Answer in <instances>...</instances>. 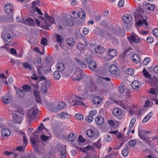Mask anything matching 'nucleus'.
Instances as JSON below:
<instances>
[{"mask_svg": "<svg viewBox=\"0 0 158 158\" xmlns=\"http://www.w3.org/2000/svg\"><path fill=\"white\" fill-rule=\"evenodd\" d=\"M131 59L134 62L138 63L140 60L139 56L138 54H135L131 57Z\"/></svg>", "mask_w": 158, "mask_h": 158, "instance_id": "17", "label": "nucleus"}, {"mask_svg": "<svg viewBox=\"0 0 158 158\" xmlns=\"http://www.w3.org/2000/svg\"><path fill=\"white\" fill-rule=\"evenodd\" d=\"M143 73L144 74V75L147 78H151V76L149 75V73L147 71V70L144 69L143 71Z\"/></svg>", "mask_w": 158, "mask_h": 158, "instance_id": "46", "label": "nucleus"}, {"mask_svg": "<svg viewBox=\"0 0 158 158\" xmlns=\"http://www.w3.org/2000/svg\"><path fill=\"white\" fill-rule=\"evenodd\" d=\"M23 144L26 146L28 143V141L27 139V137L26 136H23Z\"/></svg>", "mask_w": 158, "mask_h": 158, "instance_id": "59", "label": "nucleus"}, {"mask_svg": "<svg viewBox=\"0 0 158 158\" xmlns=\"http://www.w3.org/2000/svg\"><path fill=\"white\" fill-rule=\"evenodd\" d=\"M65 23L67 25L71 26L74 24V23L72 19H70L69 20H67L66 21Z\"/></svg>", "mask_w": 158, "mask_h": 158, "instance_id": "45", "label": "nucleus"}, {"mask_svg": "<svg viewBox=\"0 0 158 158\" xmlns=\"http://www.w3.org/2000/svg\"><path fill=\"white\" fill-rule=\"evenodd\" d=\"M77 137L76 135L73 133H70L68 135L67 137L68 139L71 141H73Z\"/></svg>", "mask_w": 158, "mask_h": 158, "instance_id": "30", "label": "nucleus"}, {"mask_svg": "<svg viewBox=\"0 0 158 158\" xmlns=\"http://www.w3.org/2000/svg\"><path fill=\"white\" fill-rule=\"evenodd\" d=\"M88 64L90 69L91 70H93L97 67V65L96 63L93 60L89 62Z\"/></svg>", "mask_w": 158, "mask_h": 158, "instance_id": "23", "label": "nucleus"}, {"mask_svg": "<svg viewBox=\"0 0 158 158\" xmlns=\"http://www.w3.org/2000/svg\"><path fill=\"white\" fill-rule=\"evenodd\" d=\"M84 74L80 67L76 68L73 75V79L78 81H80L82 79L81 77H83Z\"/></svg>", "mask_w": 158, "mask_h": 158, "instance_id": "1", "label": "nucleus"}, {"mask_svg": "<svg viewBox=\"0 0 158 158\" xmlns=\"http://www.w3.org/2000/svg\"><path fill=\"white\" fill-rule=\"evenodd\" d=\"M57 68L60 72H62L64 69V66L62 63H58L56 64Z\"/></svg>", "mask_w": 158, "mask_h": 158, "instance_id": "31", "label": "nucleus"}, {"mask_svg": "<svg viewBox=\"0 0 158 158\" xmlns=\"http://www.w3.org/2000/svg\"><path fill=\"white\" fill-rule=\"evenodd\" d=\"M95 121L97 124L101 125L104 123V119L102 117L98 116L95 118Z\"/></svg>", "mask_w": 158, "mask_h": 158, "instance_id": "20", "label": "nucleus"}, {"mask_svg": "<svg viewBox=\"0 0 158 158\" xmlns=\"http://www.w3.org/2000/svg\"><path fill=\"white\" fill-rule=\"evenodd\" d=\"M84 43H79L77 44V48L81 51H83L88 45L87 42L85 40H83Z\"/></svg>", "mask_w": 158, "mask_h": 158, "instance_id": "10", "label": "nucleus"}, {"mask_svg": "<svg viewBox=\"0 0 158 158\" xmlns=\"http://www.w3.org/2000/svg\"><path fill=\"white\" fill-rule=\"evenodd\" d=\"M153 104L152 101H150L149 100H147L145 102L144 106L145 107H151Z\"/></svg>", "mask_w": 158, "mask_h": 158, "instance_id": "37", "label": "nucleus"}, {"mask_svg": "<svg viewBox=\"0 0 158 158\" xmlns=\"http://www.w3.org/2000/svg\"><path fill=\"white\" fill-rule=\"evenodd\" d=\"M121 113V110L119 108H116L114 109L113 111V114L116 116H119Z\"/></svg>", "mask_w": 158, "mask_h": 158, "instance_id": "24", "label": "nucleus"}, {"mask_svg": "<svg viewBox=\"0 0 158 158\" xmlns=\"http://www.w3.org/2000/svg\"><path fill=\"white\" fill-rule=\"evenodd\" d=\"M40 138L43 140V141H46L49 138V137L43 135L40 136Z\"/></svg>", "mask_w": 158, "mask_h": 158, "instance_id": "57", "label": "nucleus"}, {"mask_svg": "<svg viewBox=\"0 0 158 158\" xmlns=\"http://www.w3.org/2000/svg\"><path fill=\"white\" fill-rule=\"evenodd\" d=\"M126 74L128 75H132L134 73V71L132 69L128 68L125 70Z\"/></svg>", "mask_w": 158, "mask_h": 158, "instance_id": "36", "label": "nucleus"}, {"mask_svg": "<svg viewBox=\"0 0 158 158\" xmlns=\"http://www.w3.org/2000/svg\"><path fill=\"white\" fill-rule=\"evenodd\" d=\"M150 59L148 57L145 58L143 61V64L145 65L148 64L150 62Z\"/></svg>", "mask_w": 158, "mask_h": 158, "instance_id": "44", "label": "nucleus"}, {"mask_svg": "<svg viewBox=\"0 0 158 158\" xmlns=\"http://www.w3.org/2000/svg\"><path fill=\"white\" fill-rule=\"evenodd\" d=\"M136 23L138 24V25L139 26H140L143 24L147 27L148 26L147 22L145 20H143L142 21L141 20L139 19L137 23V22Z\"/></svg>", "mask_w": 158, "mask_h": 158, "instance_id": "34", "label": "nucleus"}, {"mask_svg": "<svg viewBox=\"0 0 158 158\" xmlns=\"http://www.w3.org/2000/svg\"><path fill=\"white\" fill-rule=\"evenodd\" d=\"M132 88L134 89H138L141 86L140 82L137 80H134L131 84Z\"/></svg>", "mask_w": 158, "mask_h": 158, "instance_id": "14", "label": "nucleus"}, {"mask_svg": "<svg viewBox=\"0 0 158 158\" xmlns=\"http://www.w3.org/2000/svg\"><path fill=\"white\" fill-rule=\"evenodd\" d=\"M101 142V139H99L98 140L97 142L94 143V145L98 148H100L101 146V144L100 143Z\"/></svg>", "mask_w": 158, "mask_h": 158, "instance_id": "51", "label": "nucleus"}, {"mask_svg": "<svg viewBox=\"0 0 158 158\" xmlns=\"http://www.w3.org/2000/svg\"><path fill=\"white\" fill-rule=\"evenodd\" d=\"M86 134L88 136L90 137H93L95 135L94 132L91 129L87 130Z\"/></svg>", "mask_w": 158, "mask_h": 158, "instance_id": "29", "label": "nucleus"}, {"mask_svg": "<svg viewBox=\"0 0 158 158\" xmlns=\"http://www.w3.org/2000/svg\"><path fill=\"white\" fill-rule=\"evenodd\" d=\"M77 15V18L78 17L80 18L81 19H84L85 16L86 15L84 11L81 10V12L77 13L76 14Z\"/></svg>", "mask_w": 158, "mask_h": 158, "instance_id": "27", "label": "nucleus"}, {"mask_svg": "<svg viewBox=\"0 0 158 158\" xmlns=\"http://www.w3.org/2000/svg\"><path fill=\"white\" fill-rule=\"evenodd\" d=\"M16 110L17 112L20 113L22 114L23 115L24 114V112L23 111V109L20 107H19Z\"/></svg>", "mask_w": 158, "mask_h": 158, "instance_id": "55", "label": "nucleus"}, {"mask_svg": "<svg viewBox=\"0 0 158 158\" xmlns=\"http://www.w3.org/2000/svg\"><path fill=\"white\" fill-rule=\"evenodd\" d=\"M75 60L77 63L79 64L82 68L84 69L86 68V66L84 63L81 61L77 58H75Z\"/></svg>", "mask_w": 158, "mask_h": 158, "instance_id": "26", "label": "nucleus"}, {"mask_svg": "<svg viewBox=\"0 0 158 158\" xmlns=\"http://www.w3.org/2000/svg\"><path fill=\"white\" fill-rule=\"evenodd\" d=\"M109 70L110 73L114 74L117 71L118 69L116 65L112 64L109 67Z\"/></svg>", "mask_w": 158, "mask_h": 158, "instance_id": "21", "label": "nucleus"}, {"mask_svg": "<svg viewBox=\"0 0 158 158\" xmlns=\"http://www.w3.org/2000/svg\"><path fill=\"white\" fill-rule=\"evenodd\" d=\"M97 114V111L95 110L90 111L88 116H86L85 118V121L89 123H90L94 119L93 116H95Z\"/></svg>", "mask_w": 158, "mask_h": 158, "instance_id": "5", "label": "nucleus"}, {"mask_svg": "<svg viewBox=\"0 0 158 158\" xmlns=\"http://www.w3.org/2000/svg\"><path fill=\"white\" fill-rule=\"evenodd\" d=\"M23 23L30 26H33L34 24V22L33 19L29 17H26L24 18L22 21Z\"/></svg>", "mask_w": 158, "mask_h": 158, "instance_id": "9", "label": "nucleus"}, {"mask_svg": "<svg viewBox=\"0 0 158 158\" xmlns=\"http://www.w3.org/2000/svg\"><path fill=\"white\" fill-rule=\"evenodd\" d=\"M2 135L5 137H8L11 134L10 130L6 128L3 129L1 131Z\"/></svg>", "mask_w": 158, "mask_h": 158, "instance_id": "12", "label": "nucleus"}, {"mask_svg": "<svg viewBox=\"0 0 158 158\" xmlns=\"http://www.w3.org/2000/svg\"><path fill=\"white\" fill-rule=\"evenodd\" d=\"M13 122L14 123L18 124L21 123L22 119V117L20 114L13 113Z\"/></svg>", "mask_w": 158, "mask_h": 158, "instance_id": "6", "label": "nucleus"}, {"mask_svg": "<svg viewBox=\"0 0 158 158\" xmlns=\"http://www.w3.org/2000/svg\"><path fill=\"white\" fill-rule=\"evenodd\" d=\"M152 33L153 34L156 36H158V29L156 28L154 29L152 31Z\"/></svg>", "mask_w": 158, "mask_h": 158, "instance_id": "62", "label": "nucleus"}, {"mask_svg": "<svg viewBox=\"0 0 158 158\" xmlns=\"http://www.w3.org/2000/svg\"><path fill=\"white\" fill-rule=\"evenodd\" d=\"M146 8L148 10L152 11L154 10L155 6L152 4L148 3L146 5Z\"/></svg>", "mask_w": 158, "mask_h": 158, "instance_id": "33", "label": "nucleus"}, {"mask_svg": "<svg viewBox=\"0 0 158 158\" xmlns=\"http://www.w3.org/2000/svg\"><path fill=\"white\" fill-rule=\"evenodd\" d=\"M56 38L58 43H60V45L61 46V43H62L64 40L63 37L60 35L58 34H56Z\"/></svg>", "mask_w": 158, "mask_h": 158, "instance_id": "28", "label": "nucleus"}, {"mask_svg": "<svg viewBox=\"0 0 158 158\" xmlns=\"http://www.w3.org/2000/svg\"><path fill=\"white\" fill-rule=\"evenodd\" d=\"M158 90V88H152L150 90V93L153 94H156V92Z\"/></svg>", "mask_w": 158, "mask_h": 158, "instance_id": "53", "label": "nucleus"}, {"mask_svg": "<svg viewBox=\"0 0 158 158\" xmlns=\"http://www.w3.org/2000/svg\"><path fill=\"white\" fill-rule=\"evenodd\" d=\"M66 106L65 103L63 102H60L59 103L58 107L60 110H62L66 107Z\"/></svg>", "mask_w": 158, "mask_h": 158, "instance_id": "41", "label": "nucleus"}, {"mask_svg": "<svg viewBox=\"0 0 158 158\" xmlns=\"http://www.w3.org/2000/svg\"><path fill=\"white\" fill-rule=\"evenodd\" d=\"M16 93L18 97L22 98L24 96L25 93L22 89H19L17 90Z\"/></svg>", "mask_w": 158, "mask_h": 158, "instance_id": "32", "label": "nucleus"}, {"mask_svg": "<svg viewBox=\"0 0 158 158\" xmlns=\"http://www.w3.org/2000/svg\"><path fill=\"white\" fill-rule=\"evenodd\" d=\"M53 77L56 80H58L60 78V76L58 71H55L53 74Z\"/></svg>", "mask_w": 158, "mask_h": 158, "instance_id": "35", "label": "nucleus"}, {"mask_svg": "<svg viewBox=\"0 0 158 158\" xmlns=\"http://www.w3.org/2000/svg\"><path fill=\"white\" fill-rule=\"evenodd\" d=\"M129 153V151L127 148L124 149L122 151V154L124 157L127 156Z\"/></svg>", "mask_w": 158, "mask_h": 158, "instance_id": "42", "label": "nucleus"}, {"mask_svg": "<svg viewBox=\"0 0 158 158\" xmlns=\"http://www.w3.org/2000/svg\"><path fill=\"white\" fill-rule=\"evenodd\" d=\"M37 112V111L34 109H31L29 110V113L27 115V117L29 122H31L32 119L34 118Z\"/></svg>", "mask_w": 158, "mask_h": 158, "instance_id": "7", "label": "nucleus"}, {"mask_svg": "<svg viewBox=\"0 0 158 158\" xmlns=\"http://www.w3.org/2000/svg\"><path fill=\"white\" fill-rule=\"evenodd\" d=\"M68 114L65 112H62L59 115H60V118H64L67 117Z\"/></svg>", "mask_w": 158, "mask_h": 158, "instance_id": "50", "label": "nucleus"}, {"mask_svg": "<svg viewBox=\"0 0 158 158\" xmlns=\"http://www.w3.org/2000/svg\"><path fill=\"white\" fill-rule=\"evenodd\" d=\"M26 146V145L23 144L22 146L18 147L16 149L17 150L21 152L24 151Z\"/></svg>", "mask_w": 158, "mask_h": 158, "instance_id": "49", "label": "nucleus"}, {"mask_svg": "<svg viewBox=\"0 0 158 158\" xmlns=\"http://www.w3.org/2000/svg\"><path fill=\"white\" fill-rule=\"evenodd\" d=\"M47 40L46 38H43L41 41V44L44 45H46L47 43Z\"/></svg>", "mask_w": 158, "mask_h": 158, "instance_id": "56", "label": "nucleus"}, {"mask_svg": "<svg viewBox=\"0 0 158 158\" xmlns=\"http://www.w3.org/2000/svg\"><path fill=\"white\" fill-rule=\"evenodd\" d=\"M75 116L76 118L80 120H82L83 118V116L79 113L76 114Z\"/></svg>", "mask_w": 158, "mask_h": 158, "instance_id": "43", "label": "nucleus"}, {"mask_svg": "<svg viewBox=\"0 0 158 158\" xmlns=\"http://www.w3.org/2000/svg\"><path fill=\"white\" fill-rule=\"evenodd\" d=\"M73 102H75L73 106H74L75 105H81L83 104L81 102L77 100L73 101Z\"/></svg>", "mask_w": 158, "mask_h": 158, "instance_id": "60", "label": "nucleus"}, {"mask_svg": "<svg viewBox=\"0 0 158 158\" xmlns=\"http://www.w3.org/2000/svg\"><path fill=\"white\" fill-rule=\"evenodd\" d=\"M1 37L5 42L8 43H10L13 40V38L11 35L8 33H2L1 34Z\"/></svg>", "mask_w": 158, "mask_h": 158, "instance_id": "4", "label": "nucleus"}, {"mask_svg": "<svg viewBox=\"0 0 158 158\" xmlns=\"http://www.w3.org/2000/svg\"><path fill=\"white\" fill-rule=\"evenodd\" d=\"M59 154V155L61 158H65L66 154L65 152V150L64 151H60Z\"/></svg>", "mask_w": 158, "mask_h": 158, "instance_id": "54", "label": "nucleus"}, {"mask_svg": "<svg viewBox=\"0 0 158 158\" xmlns=\"http://www.w3.org/2000/svg\"><path fill=\"white\" fill-rule=\"evenodd\" d=\"M146 40L148 43H151L153 41L154 39L151 36H148Z\"/></svg>", "mask_w": 158, "mask_h": 158, "instance_id": "52", "label": "nucleus"}, {"mask_svg": "<svg viewBox=\"0 0 158 158\" xmlns=\"http://www.w3.org/2000/svg\"><path fill=\"white\" fill-rule=\"evenodd\" d=\"M43 127L45 128V127L44 125L43 124V123H41L40 126H39L38 127L37 130L38 131H40L43 129Z\"/></svg>", "mask_w": 158, "mask_h": 158, "instance_id": "58", "label": "nucleus"}, {"mask_svg": "<svg viewBox=\"0 0 158 158\" xmlns=\"http://www.w3.org/2000/svg\"><path fill=\"white\" fill-rule=\"evenodd\" d=\"M92 57L91 56H87L86 58V61L88 63L89 62H90L91 61H93L92 59Z\"/></svg>", "mask_w": 158, "mask_h": 158, "instance_id": "61", "label": "nucleus"}, {"mask_svg": "<svg viewBox=\"0 0 158 158\" xmlns=\"http://www.w3.org/2000/svg\"><path fill=\"white\" fill-rule=\"evenodd\" d=\"M149 138H147L146 137L145 139L143 140L148 145H150L151 143V141L149 140Z\"/></svg>", "mask_w": 158, "mask_h": 158, "instance_id": "63", "label": "nucleus"}, {"mask_svg": "<svg viewBox=\"0 0 158 158\" xmlns=\"http://www.w3.org/2000/svg\"><path fill=\"white\" fill-rule=\"evenodd\" d=\"M127 38L131 45H133L134 43L138 44L140 42V38L135 34H131Z\"/></svg>", "mask_w": 158, "mask_h": 158, "instance_id": "2", "label": "nucleus"}, {"mask_svg": "<svg viewBox=\"0 0 158 158\" xmlns=\"http://www.w3.org/2000/svg\"><path fill=\"white\" fill-rule=\"evenodd\" d=\"M150 79L151 84L156 88H158V79L155 76H152Z\"/></svg>", "mask_w": 158, "mask_h": 158, "instance_id": "11", "label": "nucleus"}, {"mask_svg": "<svg viewBox=\"0 0 158 158\" xmlns=\"http://www.w3.org/2000/svg\"><path fill=\"white\" fill-rule=\"evenodd\" d=\"M94 51L98 53L101 54L105 51V49L102 46H98L95 48Z\"/></svg>", "mask_w": 158, "mask_h": 158, "instance_id": "19", "label": "nucleus"}, {"mask_svg": "<svg viewBox=\"0 0 158 158\" xmlns=\"http://www.w3.org/2000/svg\"><path fill=\"white\" fill-rule=\"evenodd\" d=\"M11 97L10 94L5 95L3 98V101L5 104H7L11 101Z\"/></svg>", "mask_w": 158, "mask_h": 158, "instance_id": "16", "label": "nucleus"}, {"mask_svg": "<svg viewBox=\"0 0 158 158\" xmlns=\"http://www.w3.org/2000/svg\"><path fill=\"white\" fill-rule=\"evenodd\" d=\"M122 19L124 23H127L132 20V18L130 15H127L123 17Z\"/></svg>", "mask_w": 158, "mask_h": 158, "instance_id": "15", "label": "nucleus"}, {"mask_svg": "<svg viewBox=\"0 0 158 158\" xmlns=\"http://www.w3.org/2000/svg\"><path fill=\"white\" fill-rule=\"evenodd\" d=\"M66 43L68 45L70 46H72L75 44V40L72 37L68 38L66 39Z\"/></svg>", "mask_w": 158, "mask_h": 158, "instance_id": "18", "label": "nucleus"}, {"mask_svg": "<svg viewBox=\"0 0 158 158\" xmlns=\"http://www.w3.org/2000/svg\"><path fill=\"white\" fill-rule=\"evenodd\" d=\"M138 135L139 137L143 140L146 137V135H144L141 131H139Z\"/></svg>", "mask_w": 158, "mask_h": 158, "instance_id": "47", "label": "nucleus"}, {"mask_svg": "<svg viewBox=\"0 0 158 158\" xmlns=\"http://www.w3.org/2000/svg\"><path fill=\"white\" fill-rule=\"evenodd\" d=\"M119 92L121 94L123 93L125 89V87L123 84H121L118 87Z\"/></svg>", "mask_w": 158, "mask_h": 158, "instance_id": "39", "label": "nucleus"}, {"mask_svg": "<svg viewBox=\"0 0 158 158\" xmlns=\"http://www.w3.org/2000/svg\"><path fill=\"white\" fill-rule=\"evenodd\" d=\"M124 0H120L118 4V6L119 7L122 6L124 5Z\"/></svg>", "mask_w": 158, "mask_h": 158, "instance_id": "64", "label": "nucleus"}, {"mask_svg": "<svg viewBox=\"0 0 158 158\" xmlns=\"http://www.w3.org/2000/svg\"><path fill=\"white\" fill-rule=\"evenodd\" d=\"M4 9L6 12L10 13L13 11L14 7L10 4H7L4 6Z\"/></svg>", "mask_w": 158, "mask_h": 158, "instance_id": "13", "label": "nucleus"}, {"mask_svg": "<svg viewBox=\"0 0 158 158\" xmlns=\"http://www.w3.org/2000/svg\"><path fill=\"white\" fill-rule=\"evenodd\" d=\"M51 86L50 82L47 81H45L42 84L41 90L42 93H44L46 92L47 89L49 88Z\"/></svg>", "mask_w": 158, "mask_h": 158, "instance_id": "8", "label": "nucleus"}, {"mask_svg": "<svg viewBox=\"0 0 158 158\" xmlns=\"http://www.w3.org/2000/svg\"><path fill=\"white\" fill-rule=\"evenodd\" d=\"M30 86L27 85H25L23 86V89H22L25 93L29 91L30 90Z\"/></svg>", "mask_w": 158, "mask_h": 158, "instance_id": "38", "label": "nucleus"}, {"mask_svg": "<svg viewBox=\"0 0 158 158\" xmlns=\"http://www.w3.org/2000/svg\"><path fill=\"white\" fill-rule=\"evenodd\" d=\"M136 141L134 139H131L129 141V145L130 147H133L136 145Z\"/></svg>", "mask_w": 158, "mask_h": 158, "instance_id": "40", "label": "nucleus"}, {"mask_svg": "<svg viewBox=\"0 0 158 158\" xmlns=\"http://www.w3.org/2000/svg\"><path fill=\"white\" fill-rule=\"evenodd\" d=\"M23 66L26 69H29V70H31V65L27 63H23Z\"/></svg>", "mask_w": 158, "mask_h": 158, "instance_id": "48", "label": "nucleus"}, {"mask_svg": "<svg viewBox=\"0 0 158 158\" xmlns=\"http://www.w3.org/2000/svg\"><path fill=\"white\" fill-rule=\"evenodd\" d=\"M93 102L95 104L98 105L100 102H101V99L100 97L98 96L94 97L92 99Z\"/></svg>", "mask_w": 158, "mask_h": 158, "instance_id": "25", "label": "nucleus"}, {"mask_svg": "<svg viewBox=\"0 0 158 158\" xmlns=\"http://www.w3.org/2000/svg\"><path fill=\"white\" fill-rule=\"evenodd\" d=\"M108 55L111 57H113L117 55V51L115 49H110L108 53Z\"/></svg>", "mask_w": 158, "mask_h": 158, "instance_id": "22", "label": "nucleus"}, {"mask_svg": "<svg viewBox=\"0 0 158 158\" xmlns=\"http://www.w3.org/2000/svg\"><path fill=\"white\" fill-rule=\"evenodd\" d=\"M39 132L37 130L34 131L31 135L30 140L33 145H35L39 139Z\"/></svg>", "mask_w": 158, "mask_h": 158, "instance_id": "3", "label": "nucleus"}]
</instances>
